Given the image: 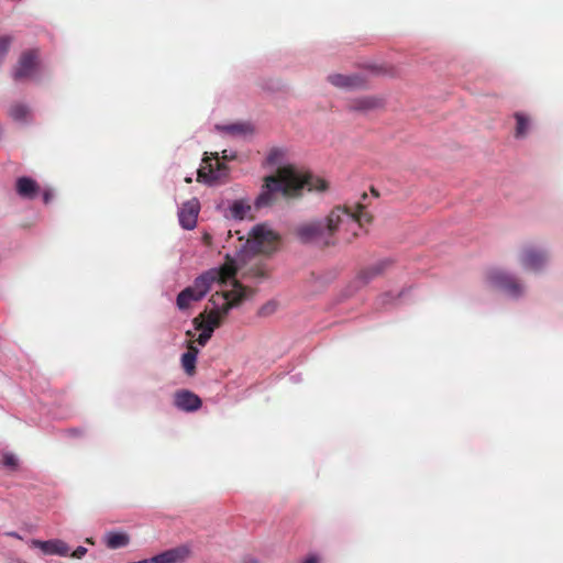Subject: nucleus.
I'll use <instances>...</instances> for the list:
<instances>
[{
	"mask_svg": "<svg viewBox=\"0 0 563 563\" xmlns=\"http://www.w3.org/2000/svg\"><path fill=\"white\" fill-rule=\"evenodd\" d=\"M174 405L183 411L191 412L198 410L202 401L195 393L188 389H181L174 394Z\"/></svg>",
	"mask_w": 563,
	"mask_h": 563,
	"instance_id": "obj_11",
	"label": "nucleus"
},
{
	"mask_svg": "<svg viewBox=\"0 0 563 563\" xmlns=\"http://www.w3.org/2000/svg\"><path fill=\"white\" fill-rule=\"evenodd\" d=\"M52 199V194L49 191H45L43 195V200L45 203H48Z\"/></svg>",
	"mask_w": 563,
	"mask_h": 563,
	"instance_id": "obj_28",
	"label": "nucleus"
},
{
	"mask_svg": "<svg viewBox=\"0 0 563 563\" xmlns=\"http://www.w3.org/2000/svg\"><path fill=\"white\" fill-rule=\"evenodd\" d=\"M518 260L525 269L540 272L548 263L549 256L545 251L532 245H525L518 255Z\"/></svg>",
	"mask_w": 563,
	"mask_h": 563,
	"instance_id": "obj_8",
	"label": "nucleus"
},
{
	"mask_svg": "<svg viewBox=\"0 0 563 563\" xmlns=\"http://www.w3.org/2000/svg\"><path fill=\"white\" fill-rule=\"evenodd\" d=\"M514 118L516 120L515 137L523 139L528 135L531 129V118L523 112H515Z\"/></svg>",
	"mask_w": 563,
	"mask_h": 563,
	"instance_id": "obj_19",
	"label": "nucleus"
},
{
	"mask_svg": "<svg viewBox=\"0 0 563 563\" xmlns=\"http://www.w3.org/2000/svg\"><path fill=\"white\" fill-rule=\"evenodd\" d=\"M199 201L191 199L183 205L178 212L179 223L185 230H192L197 224Z\"/></svg>",
	"mask_w": 563,
	"mask_h": 563,
	"instance_id": "obj_12",
	"label": "nucleus"
},
{
	"mask_svg": "<svg viewBox=\"0 0 563 563\" xmlns=\"http://www.w3.org/2000/svg\"><path fill=\"white\" fill-rule=\"evenodd\" d=\"M196 330L201 331V333L197 338V343L201 346H205L213 333L212 328L211 327H202V328H196Z\"/></svg>",
	"mask_w": 563,
	"mask_h": 563,
	"instance_id": "obj_25",
	"label": "nucleus"
},
{
	"mask_svg": "<svg viewBox=\"0 0 563 563\" xmlns=\"http://www.w3.org/2000/svg\"><path fill=\"white\" fill-rule=\"evenodd\" d=\"M252 276L255 278L267 277V272L263 267H255L251 269Z\"/></svg>",
	"mask_w": 563,
	"mask_h": 563,
	"instance_id": "obj_27",
	"label": "nucleus"
},
{
	"mask_svg": "<svg viewBox=\"0 0 563 563\" xmlns=\"http://www.w3.org/2000/svg\"><path fill=\"white\" fill-rule=\"evenodd\" d=\"M218 129H220V126H218ZM221 130L230 134H249L253 132V129L249 123L230 124L221 126Z\"/></svg>",
	"mask_w": 563,
	"mask_h": 563,
	"instance_id": "obj_22",
	"label": "nucleus"
},
{
	"mask_svg": "<svg viewBox=\"0 0 563 563\" xmlns=\"http://www.w3.org/2000/svg\"><path fill=\"white\" fill-rule=\"evenodd\" d=\"M328 81L336 88L341 89H364L367 87V78L361 74H331Z\"/></svg>",
	"mask_w": 563,
	"mask_h": 563,
	"instance_id": "obj_9",
	"label": "nucleus"
},
{
	"mask_svg": "<svg viewBox=\"0 0 563 563\" xmlns=\"http://www.w3.org/2000/svg\"><path fill=\"white\" fill-rule=\"evenodd\" d=\"M31 544L34 548H38L44 554L47 555L68 556L69 554L68 544L59 539H53L47 541L32 540Z\"/></svg>",
	"mask_w": 563,
	"mask_h": 563,
	"instance_id": "obj_14",
	"label": "nucleus"
},
{
	"mask_svg": "<svg viewBox=\"0 0 563 563\" xmlns=\"http://www.w3.org/2000/svg\"><path fill=\"white\" fill-rule=\"evenodd\" d=\"M362 198H363V199H366V198H367V194H365V192H364V194L362 195Z\"/></svg>",
	"mask_w": 563,
	"mask_h": 563,
	"instance_id": "obj_34",
	"label": "nucleus"
},
{
	"mask_svg": "<svg viewBox=\"0 0 563 563\" xmlns=\"http://www.w3.org/2000/svg\"><path fill=\"white\" fill-rule=\"evenodd\" d=\"M251 211V206L242 200H236L230 208L231 216L235 219H244Z\"/></svg>",
	"mask_w": 563,
	"mask_h": 563,
	"instance_id": "obj_21",
	"label": "nucleus"
},
{
	"mask_svg": "<svg viewBox=\"0 0 563 563\" xmlns=\"http://www.w3.org/2000/svg\"><path fill=\"white\" fill-rule=\"evenodd\" d=\"M302 563H318V559L314 555L309 556Z\"/></svg>",
	"mask_w": 563,
	"mask_h": 563,
	"instance_id": "obj_29",
	"label": "nucleus"
},
{
	"mask_svg": "<svg viewBox=\"0 0 563 563\" xmlns=\"http://www.w3.org/2000/svg\"><path fill=\"white\" fill-rule=\"evenodd\" d=\"M7 536L13 537V538H16V539H21V537L16 532H7Z\"/></svg>",
	"mask_w": 563,
	"mask_h": 563,
	"instance_id": "obj_31",
	"label": "nucleus"
},
{
	"mask_svg": "<svg viewBox=\"0 0 563 563\" xmlns=\"http://www.w3.org/2000/svg\"><path fill=\"white\" fill-rule=\"evenodd\" d=\"M385 101L383 98L377 96H362L350 99L347 102V109L351 111L368 112L376 109L383 108Z\"/></svg>",
	"mask_w": 563,
	"mask_h": 563,
	"instance_id": "obj_13",
	"label": "nucleus"
},
{
	"mask_svg": "<svg viewBox=\"0 0 563 563\" xmlns=\"http://www.w3.org/2000/svg\"><path fill=\"white\" fill-rule=\"evenodd\" d=\"M198 353L199 350L196 346H194L192 343H189L187 352H185L181 355V366L188 376H194L196 374V363Z\"/></svg>",
	"mask_w": 563,
	"mask_h": 563,
	"instance_id": "obj_17",
	"label": "nucleus"
},
{
	"mask_svg": "<svg viewBox=\"0 0 563 563\" xmlns=\"http://www.w3.org/2000/svg\"><path fill=\"white\" fill-rule=\"evenodd\" d=\"M487 282L512 297H519L523 292V286L517 277L499 268H492L486 274Z\"/></svg>",
	"mask_w": 563,
	"mask_h": 563,
	"instance_id": "obj_6",
	"label": "nucleus"
},
{
	"mask_svg": "<svg viewBox=\"0 0 563 563\" xmlns=\"http://www.w3.org/2000/svg\"><path fill=\"white\" fill-rule=\"evenodd\" d=\"M253 294V289L235 280L233 289L222 292L217 291L211 296L209 302L212 305V308L209 311L206 309L194 319L195 328L211 327L212 331H214L221 325L232 308L240 306Z\"/></svg>",
	"mask_w": 563,
	"mask_h": 563,
	"instance_id": "obj_3",
	"label": "nucleus"
},
{
	"mask_svg": "<svg viewBox=\"0 0 563 563\" xmlns=\"http://www.w3.org/2000/svg\"><path fill=\"white\" fill-rule=\"evenodd\" d=\"M222 158L223 159H230L231 157L227 154V151L222 152Z\"/></svg>",
	"mask_w": 563,
	"mask_h": 563,
	"instance_id": "obj_32",
	"label": "nucleus"
},
{
	"mask_svg": "<svg viewBox=\"0 0 563 563\" xmlns=\"http://www.w3.org/2000/svg\"><path fill=\"white\" fill-rule=\"evenodd\" d=\"M279 235L266 224L255 225L243 247L253 254H272L278 247Z\"/></svg>",
	"mask_w": 563,
	"mask_h": 563,
	"instance_id": "obj_5",
	"label": "nucleus"
},
{
	"mask_svg": "<svg viewBox=\"0 0 563 563\" xmlns=\"http://www.w3.org/2000/svg\"><path fill=\"white\" fill-rule=\"evenodd\" d=\"M38 49H27L23 52L13 70V79L19 81L32 78L38 66Z\"/></svg>",
	"mask_w": 563,
	"mask_h": 563,
	"instance_id": "obj_7",
	"label": "nucleus"
},
{
	"mask_svg": "<svg viewBox=\"0 0 563 563\" xmlns=\"http://www.w3.org/2000/svg\"><path fill=\"white\" fill-rule=\"evenodd\" d=\"M29 114V108L22 103H15L10 107L9 115L15 121H23Z\"/></svg>",
	"mask_w": 563,
	"mask_h": 563,
	"instance_id": "obj_23",
	"label": "nucleus"
},
{
	"mask_svg": "<svg viewBox=\"0 0 563 563\" xmlns=\"http://www.w3.org/2000/svg\"><path fill=\"white\" fill-rule=\"evenodd\" d=\"M15 189L20 197L33 199L37 196L40 186L34 179L23 176L16 179Z\"/></svg>",
	"mask_w": 563,
	"mask_h": 563,
	"instance_id": "obj_16",
	"label": "nucleus"
},
{
	"mask_svg": "<svg viewBox=\"0 0 563 563\" xmlns=\"http://www.w3.org/2000/svg\"><path fill=\"white\" fill-rule=\"evenodd\" d=\"M236 267L234 260L230 255L225 256V263L219 268H211L199 275L192 286L181 290L176 300V305L180 310L190 307L192 301L201 300L210 290L214 283L225 284L230 278L234 277Z\"/></svg>",
	"mask_w": 563,
	"mask_h": 563,
	"instance_id": "obj_4",
	"label": "nucleus"
},
{
	"mask_svg": "<svg viewBox=\"0 0 563 563\" xmlns=\"http://www.w3.org/2000/svg\"><path fill=\"white\" fill-rule=\"evenodd\" d=\"M190 548L186 544L166 550L153 556L155 563H183L190 556Z\"/></svg>",
	"mask_w": 563,
	"mask_h": 563,
	"instance_id": "obj_15",
	"label": "nucleus"
},
{
	"mask_svg": "<svg viewBox=\"0 0 563 563\" xmlns=\"http://www.w3.org/2000/svg\"><path fill=\"white\" fill-rule=\"evenodd\" d=\"M303 188L309 191L322 192L328 189V183L310 174L301 176L292 167H282L276 175L265 178L264 189L257 197L255 205L257 208L271 206L276 194H282L285 197H297Z\"/></svg>",
	"mask_w": 563,
	"mask_h": 563,
	"instance_id": "obj_2",
	"label": "nucleus"
},
{
	"mask_svg": "<svg viewBox=\"0 0 563 563\" xmlns=\"http://www.w3.org/2000/svg\"><path fill=\"white\" fill-rule=\"evenodd\" d=\"M87 553V549L85 547H78L76 550H74L73 552L69 551V554L68 556H71L74 559H81L86 555Z\"/></svg>",
	"mask_w": 563,
	"mask_h": 563,
	"instance_id": "obj_26",
	"label": "nucleus"
},
{
	"mask_svg": "<svg viewBox=\"0 0 563 563\" xmlns=\"http://www.w3.org/2000/svg\"><path fill=\"white\" fill-rule=\"evenodd\" d=\"M284 155H285V152L283 148L274 147L268 152L266 162L268 165H272V166L277 165L283 161Z\"/></svg>",
	"mask_w": 563,
	"mask_h": 563,
	"instance_id": "obj_24",
	"label": "nucleus"
},
{
	"mask_svg": "<svg viewBox=\"0 0 563 563\" xmlns=\"http://www.w3.org/2000/svg\"><path fill=\"white\" fill-rule=\"evenodd\" d=\"M372 214L362 202L354 206H338L324 220L303 222L295 228V235L302 243H314L322 247L336 244L335 232L343 225L361 228L372 222Z\"/></svg>",
	"mask_w": 563,
	"mask_h": 563,
	"instance_id": "obj_1",
	"label": "nucleus"
},
{
	"mask_svg": "<svg viewBox=\"0 0 563 563\" xmlns=\"http://www.w3.org/2000/svg\"><path fill=\"white\" fill-rule=\"evenodd\" d=\"M372 194L375 195L376 197H378V192L375 190V188H372L371 189Z\"/></svg>",
	"mask_w": 563,
	"mask_h": 563,
	"instance_id": "obj_33",
	"label": "nucleus"
},
{
	"mask_svg": "<svg viewBox=\"0 0 563 563\" xmlns=\"http://www.w3.org/2000/svg\"><path fill=\"white\" fill-rule=\"evenodd\" d=\"M129 536L121 532H110L107 536V547L110 549H119L129 544Z\"/></svg>",
	"mask_w": 563,
	"mask_h": 563,
	"instance_id": "obj_20",
	"label": "nucleus"
},
{
	"mask_svg": "<svg viewBox=\"0 0 563 563\" xmlns=\"http://www.w3.org/2000/svg\"><path fill=\"white\" fill-rule=\"evenodd\" d=\"M203 242L207 244V245H210L211 244V235L209 233H205L203 235Z\"/></svg>",
	"mask_w": 563,
	"mask_h": 563,
	"instance_id": "obj_30",
	"label": "nucleus"
},
{
	"mask_svg": "<svg viewBox=\"0 0 563 563\" xmlns=\"http://www.w3.org/2000/svg\"><path fill=\"white\" fill-rule=\"evenodd\" d=\"M389 265H390V262L387 260L375 263L371 266L363 268L358 273V278L362 279L364 283H368L369 280L374 279L375 277L382 275Z\"/></svg>",
	"mask_w": 563,
	"mask_h": 563,
	"instance_id": "obj_18",
	"label": "nucleus"
},
{
	"mask_svg": "<svg viewBox=\"0 0 563 563\" xmlns=\"http://www.w3.org/2000/svg\"><path fill=\"white\" fill-rule=\"evenodd\" d=\"M214 163H208L209 173H205L201 169L198 170V180L203 179L206 183H224L228 178L229 168L228 166L219 161L218 153H214Z\"/></svg>",
	"mask_w": 563,
	"mask_h": 563,
	"instance_id": "obj_10",
	"label": "nucleus"
}]
</instances>
